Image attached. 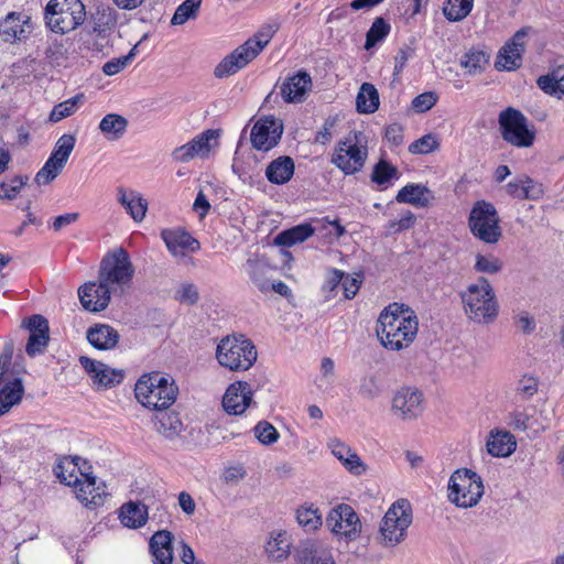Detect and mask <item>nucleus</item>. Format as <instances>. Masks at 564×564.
<instances>
[{
  "mask_svg": "<svg viewBox=\"0 0 564 564\" xmlns=\"http://www.w3.org/2000/svg\"><path fill=\"white\" fill-rule=\"evenodd\" d=\"M312 88V78L308 73L300 70L290 76L281 85V96L285 102H302Z\"/></svg>",
  "mask_w": 564,
  "mask_h": 564,
  "instance_id": "nucleus-27",
  "label": "nucleus"
},
{
  "mask_svg": "<svg viewBox=\"0 0 564 564\" xmlns=\"http://www.w3.org/2000/svg\"><path fill=\"white\" fill-rule=\"evenodd\" d=\"M419 321L413 310L404 304L391 303L379 315L377 335L391 350L410 346L416 337Z\"/></svg>",
  "mask_w": 564,
  "mask_h": 564,
  "instance_id": "nucleus-1",
  "label": "nucleus"
},
{
  "mask_svg": "<svg viewBox=\"0 0 564 564\" xmlns=\"http://www.w3.org/2000/svg\"><path fill=\"white\" fill-rule=\"evenodd\" d=\"M473 3L474 0H447L443 13L449 21H460L470 13Z\"/></svg>",
  "mask_w": 564,
  "mask_h": 564,
  "instance_id": "nucleus-48",
  "label": "nucleus"
},
{
  "mask_svg": "<svg viewBox=\"0 0 564 564\" xmlns=\"http://www.w3.org/2000/svg\"><path fill=\"white\" fill-rule=\"evenodd\" d=\"M296 520L299 524L307 532L318 529L323 521L318 509L312 507H302L296 511Z\"/></svg>",
  "mask_w": 564,
  "mask_h": 564,
  "instance_id": "nucleus-50",
  "label": "nucleus"
},
{
  "mask_svg": "<svg viewBox=\"0 0 564 564\" xmlns=\"http://www.w3.org/2000/svg\"><path fill=\"white\" fill-rule=\"evenodd\" d=\"M118 202L124 207L127 213L137 223L144 219L148 210V202L137 191H127L123 187H118Z\"/></svg>",
  "mask_w": 564,
  "mask_h": 564,
  "instance_id": "nucleus-34",
  "label": "nucleus"
},
{
  "mask_svg": "<svg viewBox=\"0 0 564 564\" xmlns=\"http://www.w3.org/2000/svg\"><path fill=\"white\" fill-rule=\"evenodd\" d=\"M86 17V8L82 0H50L44 13L47 26L61 34L77 29L85 22Z\"/></svg>",
  "mask_w": 564,
  "mask_h": 564,
  "instance_id": "nucleus-5",
  "label": "nucleus"
},
{
  "mask_svg": "<svg viewBox=\"0 0 564 564\" xmlns=\"http://www.w3.org/2000/svg\"><path fill=\"white\" fill-rule=\"evenodd\" d=\"M367 156L365 138L361 133L355 132L352 137H348L345 141L338 143L332 162L345 174L350 175L364 167Z\"/></svg>",
  "mask_w": 564,
  "mask_h": 564,
  "instance_id": "nucleus-11",
  "label": "nucleus"
},
{
  "mask_svg": "<svg viewBox=\"0 0 564 564\" xmlns=\"http://www.w3.org/2000/svg\"><path fill=\"white\" fill-rule=\"evenodd\" d=\"M283 123L272 116L258 120L251 130V143L260 151H269L275 147L281 139Z\"/></svg>",
  "mask_w": 564,
  "mask_h": 564,
  "instance_id": "nucleus-17",
  "label": "nucleus"
},
{
  "mask_svg": "<svg viewBox=\"0 0 564 564\" xmlns=\"http://www.w3.org/2000/svg\"><path fill=\"white\" fill-rule=\"evenodd\" d=\"M299 564H333L330 549L318 540L303 541L294 551Z\"/></svg>",
  "mask_w": 564,
  "mask_h": 564,
  "instance_id": "nucleus-22",
  "label": "nucleus"
},
{
  "mask_svg": "<svg viewBox=\"0 0 564 564\" xmlns=\"http://www.w3.org/2000/svg\"><path fill=\"white\" fill-rule=\"evenodd\" d=\"M390 24L381 17H378L372 22L366 35L365 48H372L378 42L382 41L390 33Z\"/></svg>",
  "mask_w": 564,
  "mask_h": 564,
  "instance_id": "nucleus-49",
  "label": "nucleus"
},
{
  "mask_svg": "<svg viewBox=\"0 0 564 564\" xmlns=\"http://www.w3.org/2000/svg\"><path fill=\"white\" fill-rule=\"evenodd\" d=\"M253 59L252 53H248V50L245 48L243 45H240L218 63L214 69V75L216 78L231 76L246 67Z\"/></svg>",
  "mask_w": 564,
  "mask_h": 564,
  "instance_id": "nucleus-28",
  "label": "nucleus"
},
{
  "mask_svg": "<svg viewBox=\"0 0 564 564\" xmlns=\"http://www.w3.org/2000/svg\"><path fill=\"white\" fill-rule=\"evenodd\" d=\"M135 51L137 45H134L127 55L108 61L104 64L102 72L107 76H113L120 73L132 62L133 57L135 56Z\"/></svg>",
  "mask_w": 564,
  "mask_h": 564,
  "instance_id": "nucleus-57",
  "label": "nucleus"
},
{
  "mask_svg": "<svg viewBox=\"0 0 564 564\" xmlns=\"http://www.w3.org/2000/svg\"><path fill=\"white\" fill-rule=\"evenodd\" d=\"M84 480L75 488L77 499L86 507L102 506L107 497L105 485H97L91 471H83Z\"/></svg>",
  "mask_w": 564,
  "mask_h": 564,
  "instance_id": "nucleus-25",
  "label": "nucleus"
},
{
  "mask_svg": "<svg viewBox=\"0 0 564 564\" xmlns=\"http://www.w3.org/2000/svg\"><path fill=\"white\" fill-rule=\"evenodd\" d=\"M481 477L468 468L455 470L448 481V500L458 508H471L484 496Z\"/></svg>",
  "mask_w": 564,
  "mask_h": 564,
  "instance_id": "nucleus-6",
  "label": "nucleus"
},
{
  "mask_svg": "<svg viewBox=\"0 0 564 564\" xmlns=\"http://www.w3.org/2000/svg\"><path fill=\"white\" fill-rule=\"evenodd\" d=\"M327 445L332 451V454L349 473L359 476L366 471V465L362 463L358 454L345 443L337 438H333Z\"/></svg>",
  "mask_w": 564,
  "mask_h": 564,
  "instance_id": "nucleus-29",
  "label": "nucleus"
},
{
  "mask_svg": "<svg viewBox=\"0 0 564 564\" xmlns=\"http://www.w3.org/2000/svg\"><path fill=\"white\" fill-rule=\"evenodd\" d=\"M50 340V336H36L30 335L25 351L30 357H34L37 354H42L47 346Z\"/></svg>",
  "mask_w": 564,
  "mask_h": 564,
  "instance_id": "nucleus-64",
  "label": "nucleus"
},
{
  "mask_svg": "<svg viewBox=\"0 0 564 564\" xmlns=\"http://www.w3.org/2000/svg\"><path fill=\"white\" fill-rule=\"evenodd\" d=\"M117 23L118 12L109 4L96 6L95 11L89 15L91 33L101 40L107 39L115 31Z\"/></svg>",
  "mask_w": 564,
  "mask_h": 564,
  "instance_id": "nucleus-24",
  "label": "nucleus"
},
{
  "mask_svg": "<svg viewBox=\"0 0 564 564\" xmlns=\"http://www.w3.org/2000/svg\"><path fill=\"white\" fill-rule=\"evenodd\" d=\"M435 199L433 192L422 184H408L397 194L395 200L402 204H410L414 207L425 208Z\"/></svg>",
  "mask_w": 564,
  "mask_h": 564,
  "instance_id": "nucleus-31",
  "label": "nucleus"
},
{
  "mask_svg": "<svg viewBox=\"0 0 564 564\" xmlns=\"http://www.w3.org/2000/svg\"><path fill=\"white\" fill-rule=\"evenodd\" d=\"M198 299V290L193 283H183L175 292V300L182 304L194 305Z\"/></svg>",
  "mask_w": 564,
  "mask_h": 564,
  "instance_id": "nucleus-61",
  "label": "nucleus"
},
{
  "mask_svg": "<svg viewBox=\"0 0 564 564\" xmlns=\"http://www.w3.org/2000/svg\"><path fill=\"white\" fill-rule=\"evenodd\" d=\"M379 93L370 83H364L356 97L357 111L373 113L379 108Z\"/></svg>",
  "mask_w": 564,
  "mask_h": 564,
  "instance_id": "nucleus-42",
  "label": "nucleus"
},
{
  "mask_svg": "<svg viewBox=\"0 0 564 564\" xmlns=\"http://www.w3.org/2000/svg\"><path fill=\"white\" fill-rule=\"evenodd\" d=\"M502 261L492 254L477 253L475 257V271L485 274H496L501 271Z\"/></svg>",
  "mask_w": 564,
  "mask_h": 564,
  "instance_id": "nucleus-52",
  "label": "nucleus"
},
{
  "mask_svg": "<svg viewBox=\"0 0 564 564\" xmlns=\"http://www.w3.org/2000/svg\"><path fill=\"white\" fill-rule=\"evenodd\" d=\"M156 431L167 438H174L183 430V423L175 411L158 410L155 414Z\"/></svg>",
  "mask_w": 564,
  "mask_h": 564,
  "instance_id": "nucleus-39",
  "label": "nucleus"
},
{
  "mask_svg": "<svg viewBox=\"0 0 564 564\" xmlns=\"http://www.w3.org/2000/svg\"><path fill=\"white\" fill-rule=\"evenodd\" d=\"M134 394L142 405L155 411L165 410L176 401L178 388L171 375L153 371L141 376Z\"/></svg>",
  "mask_w": 564,
  "mask_h": 564,
  "instance_id": "nucleus-2",
  "label": "nucleus"
},
{
  "mask_svg": "<svg viewBox=\"0 0 564 564\" xmlns=\"http://www.w3.org/2000/svg\"><path fill=\"white\" fill-rule=\"evenodd\" d=\"M327 230L325 236L339 238L344 235L345 228L337 220L321 219L313 223H304L279 232L274 237V245L292 247L312 237L314 234Z\"/></svg>",
  "mask_w": 564,
  "mask_h": 564,
  "instance_id": "nucleus-10",
  "label": "nucleus"
},
{
  "mask_svg": "<svg viewBox=\"0 0 564 564\" xmlns=\"http://www.w3.org/2000/svg\"><path fill=\"white\" fill-rule=\"evenodd\" d=\"M161 238L173 256H185L188 252H196L200 248L198 240L181 229H164L161 232Z\"/></svg>",
  "mask_w": 564,
  "mask_h": 564,
  "instance_id": "nucleus-26",
  "label": "nucleus"
},
{
  "mask_svg": "<svg viewBox=\"0 0 564 564\" xmlns=\"http://www.w3.org/2000/svg\"><path fill=\"white\" fill-rule=\"evenodd\" d=\"M437 101V95L433 91H426L416 96L412 100V108L416 112H425L430 110Z\"/></svg>",
  "mask_w": 564,
  "mask_h": 564,
  "instance_id": "nucleus-62",
  "label": "nucleus"
},
{
  "mask_svg": "<svg viewBox=\"0 0 564 564\" xmlns=\"http://www.w3.org/2000/svg\"><path fill=\"white\" fill-rule=\"evenodd\" d=\"M119 519L126 528H142L149 519L148 507L141 502L128 501L120 507Z\"/></svg>",
  "mask_w": 564,
  "mask_h": 564,
  "instance_id": "nucleus-36",
  "label": "nucleus"
},
{
  "mask_svg": "<svg viewBox=\"0 0 564 564\" xmlns=\"http://www.w3.org/2000/svg\"><path fill=\"white\" fill-rule=\"evenodd\" d=\"M112 289L98 280L88 282L78 290V296L82 305L90 312L104 311L110 303Z\"/></svg>",
  "mask_w": 564,
  "mask_h": 564,
  "instance_id": "nucleus-20",
  "label": "nucleus"
},
{
  "mask_svg": "<svg viewBox=\"0 0 564 564\" xmlns=\"http://www.w3.org/2000/svg\"><path fill=\"white\" fill-rule=\"evenodd\" d=\"M33 30L34 22L26 11H11L0 19V37L4 43L26 42Z\"/></svg>",
  "mask_w": 564,
  "mask_h": 564,
  "instance_id": "nucleus-14",
  "label": "nucleus"
},
{
  "mask_svg": "<svg viewBox=\"0 0 564 564\" xmlns=\"http://www.w3.org/2000/svg\"><path fill=\"white\" fill-rule=\"evenodd\" d=\"M292 542L286 531H273L265 543L264 551L272 562H283L291 553Z\"/></svg>",
  "mask_w": 564,
  "mask_h": 564,
  "instance_id": "nucleus-33",
  "label": "nucleus"
},
{
  "mask_svg": "<svg viewBox=\"0 0 564 564\" xmlns=\"http://www.w3.org/2000/svg\"><path fill=\"white\" fill-rule=\"evenodd\" d=\"M383 393V384L380 377L372 372L361 377L358 386V394L368 401L379 398Z\"/></svg>",
  "mask_w": 564,
  "mask_h": 564,
  "instance_id": "nucleus-46",
  "label": "nucleus"
},
{
  "mask_svg": "<svg viewBox=\"0 0 564 564\" xmlns=\"http://www.w3.org/2000/svg\"><path fill=\"white\" fill-rule=\"evenodd\" d=\"M499 127L502 139L517 148H529L533 144L535 132L529 127L525 116L514 109L507 108L499 115Z\"/></svg>",
  "mask_w": 564,
  "mask_h": 564,
  "instance_id": "nucleus-9",
  "label": "nucleus"
},
{
  "mask_svg": "<svg viewBox=\"0 0 564 564\" xmlns=\"http://www.w3.org/2000/svg\"><path fill=\"white\" fill-rule=\"evenodd\" d=\"M440 148V141L435 134L429 133L417 139L409 145V152L412 154H429Z\"/></svg>",
  "mask_w": 564,
  "mask_h": 564,
  "instance_id": "nucleus-56",
  "label": "nucleus"
},
{
  "mask_svg": "<svg viewBox=\"0 0 564 564\" xmlns=\"http://www.w3.org/2000/svg\"><path fill=\"white\" fill-rule=\"evenodd\" d=\"M391 410L403 421L415 420L424 410L423 393L414 388H401L392 399Z\"/></svg>",
  "mask_w": 564,
  "mask_h": 564,
  "instance_id": "nucleus-16",
  "label": "nucleus"
},
{
  "mask_svg": "<svg viewBox=\"0 0 564 564\" xmlns=\"http://www.w3.org/2000/svg\"><path fill=\"white\" fill-rule=\"evenodd\" d=\"M202 0H185L180 4L171 20L174 25L184 24L187 20L195 18Z\"/></svg>",
  "mask_w": 564,
  "mask_h": 564,
  "instance_id": "nucleus-53",
  "label": "nucleus"
},
{
  "mask_svg": "<svg viewBox=\"0 0 564 564\" xmlns=\"http://www.w3.org/2000/svg\"><path fill=\"white\" fill-rule=\"evenodd\" d=\"M23 393L24 388L21 379L15 378L4 383L0 389V416L9 412L15 404H19Z\"/></svg>",
  "mask_w": 564,
  "mask_h": 564,
  "instance_id": "nucleus-40",
  "label": "nucleus"
},
{
  "mask_svg": "<svg viewBox=\"0 0 564 564\" xmlns=\"http://www.w3.org/2000/svg\"><path fill=\"white\" fill-rule=\"evenodd\" d=\"M399 177V171L395 166L384 160H380L373 167L371 181L378 185H386L393 178Z\"/></svg>",
  "mask_w": 564,
  "mask_h": 564,
  "instance_id": "nucleus-51",
  "label": "nucleus"
},
{
  "mask_svg": "<svg viewBox=\"0 0 564 564\" xmlns=\"http://www.w3.org/2000/svg\"><path fill=\"white\" fill-rule=\"evenodd\" d=\"M326 525L334 534L347 541L356 540L361 532L358 514L352 507L346 503H340L329 511L326 517Z\"/></svg>",
  "mask_w": 564,
  "mask_h": 564,
  "instance_id": "nucleus-13",
  "label": "nucleus"
},
{
  "mask_svg": "<svg viewBox=\"0 0 564 564\" xmlns=\"http://www.w3.org/2000/svg\"><path fill=\"white\" fill-rule=\"evenodd\" d=\"M173 534L167 530L156 531L150 539V551L153 556V564L173 563Z\"/></svg>",
  "mask_w": 564,
  "mask_h": 564,
  "instance_id": "nucleus-30",
  "label": "nucleus"
},
{
  "mask_svg": "<svg viewBox=\"0 0 564 564\" xmlns=\"http://www.w3.org/2000/svg\"><path fill=\"white\" fill-rule=\"evenodd\" d=\"M412 523V512L406 500L394 502L380 522L378 542L382 546H394L401 543L406 534V529Z\"/></svg>",
  "mask_w": 564,
  "mask_h": 564,
  "instance_id": "nucleus-7",
  "label": "nucleus"
},
{
  "mask_svg": "<svg viewBox=\"0 0 564 564\" xmlns=\"http://www.w3.org/2000/svg\"><path fill=\"white\" fill-rule=\"evenodd\" d=\"M506 192L518 199H535L541 191L531 178L521 177L509 182L506 185Z\"/></svg>",
  "mask_w": 564,
  "mask_h": 564,
  "instance_id": "nucleus-43",
  "label": "nucleus"
},
{
  "mask_svg": "<svg viewBox=\"0 0 564 564\" xmlns=\"http://www.w3.org/2000/svg\"><path fill=\"white\" fill-rule=\"evenodd\" d=\"M83 471H91V466L79 456L63 457L54 467V474L61 482L75 488L83 481Z\"/></svg>",
  "mask_w": 564,
  "mask_h": 564,
  "instance_id": "nucleus-23",
  "label": "nucleus"
},
{
  "mask_svg": "<svg viewBox=\"0 0 564 564\" xmlns=\"http://www.w3.org/2000/svg\"><path fill=\"white\" fill-rule=\"evenodd\" d=\"M127 127L128 120L117 113L106 115L99 123L100 131L109 141L119 140L126 133Z\"/></svg>",
  "mask_w": 564,
  "mask_h": 564,
  "instance_id": "nucleus-41",
  "label": "nucleus"
},
{
  "mask_svg": "<svg viewBox=\"0 0 564 564\" xmlns=\"http://www.w3.org/2000/svg\"><path fill=\"white\" fill-rule=\"evenodd\" d=\"M253 391L245 381H238L228 387L223 398V406L229 414H242L252 402Z\"/></svg>",
  "mask_w": 564,
  "mask_h": 564,
  "instance_id": "nucleus-21",
  "label": "nucleus"
},
{
  "mask_svg": "<svg viewBox=\"0 0 564 564\" xmlns=\"http://www.w3.org/2000/svg\"><path fill=\"white\" fill-rule=\"evenodd\" d=\"M499 217L495 206L485 200H478L473 206L468 225L471 234L486 243H496L501 237Z\"/></svg>",
  "mask_w": 564,
  "mask_h": 564,
  "instance_id": "nucleus-8",
  "label": "nucleus"
},
{
  "mask_svg": "<svg viewBox=\"0 0 564 564\" xmlns=\"http://www.w3.org/2000/svg\"><path fill=\"white\" fill-rule=\"evenodd\" d=\"M26 327L30 330V335L36 336H50L48 322L42 315H33L26 322Z\"/></svg>",
  "mask_w": 564,
  "mask_h": 564,
  "instance_id": "nucleus-63",
  "label": "nucleus"
},
{
  "mask_svg": "<svg viewBox=\"0 0 564 564\" xmlns=\"http://www.w3.org/2000/svg\"><path fill=\"white\" fill-rule=\"evenodd\" d=\"M538 87L546 94L564 95V66H558L550 74L540 76L536 80Z\"/></svg>",
  "mask_w": 564,
  "mask_h": 564,
  "instance_id": "nucleus-45",
  "label": "nucleus"
},
{
  "mask_svg": "<svg viewBox=\"0 0 564 564\" xmlns=\"http://www.w3.org/2000/svg\"><path fill=\"white\" fill-rule=\"evenodd\" d=\"M82 98L83 95H76L73 98H69L56 105L51 111L50 120L52 122H58L62 119L73 115L76 111L77 105L82 100Z\"/></svg>",
  "mask_w": 564,
  "mask_h": 564,
  "instance_id": "nucleus-54",
  "label": "nucleus"
},
{
  "mask_svg": "<svg viewBox=\"0 0 564 564\" xmlns=\"http://www.w3.org/2000/svg\"><path fill=\"white\" fill-rule=\"evenodd\" d=\"M278 31V25L269 23L259 29L253 37L247 40L242 45L248 50V53H252V57L256 58L261 51L269 44L274 33Z\"/></svg>",
  "mask_w": 564,
  "mask_h": 564,
  "instance_id": "nucleus-44",
  "label": "nucleus"
},
{
  "mask_svg": "<svg viewBox=\"0 0 564 564\" xmlns=\"http://www.w3.org/2000/svg\"><path fill=\"white\" fill-rule=\"evenodd\" d=\"M466 315L479 324H491L499 312V304L489 281L480 276L462 293Z\"/></svg>",
  "mask_w": 564,
  "mask_h": 564,
  "instance_id": "nucleus-3",
  "label": "nucleus"
},
{
  "mask_svg": "<svg viewBox=\"0 0 564 564\" xmlns=\"http://www.w3.org/2000/svg\"><path fill=\"white\" fill-rule=\"evenodd\" d=\"M26 180L28 177L14 176L0 183V199H13L25 184Z\"/></svg>",
  "mask_w": 564,
  "mask_h": 564,
  "instance_id": "nucleus-60",
  "label": "nucleus"
},
{
  "mask_svg": "<svg viewBox=\"0 0 564 564\" xmlns=\"http://www.w3.org/2000/svg\"><path fill=\"white\" fill-rule=\"evenodd\" d=\"M257 349L245 335L227 336L217 346L218 362L231 371H245L257 360Z\"/></svg>",
  "mask_w": 564,
  "mask_h": 564,
  "instance_id": "nucleus-4",
  "label": "nucleus"
},
{
  "mask_svg": "<svg viewBox=\"0 0 564 564\" xmlns=\"http://www.w3.org/2000/svg\"><path fill=\"white\" fill-rule=\"evenodd\" d=\"M254 435L264 445H270L279 438L276 429L267 421L259 422L256 425Z\"/></svg>",
  "mask_w": 564,
  "mask_h": 564,
  "instance_id": "nucleus-59",
  "label": "nucleus"
},
{
  "mask_svg": "<svg viewBox=\"0 0 564 564\" xmlns=\"http://www.w3.org/2000/svg\"><path fill=\"white\" fill-rule=\"evenodd\" d=\"M489 63V54L485 51L471 48L460 59V66L467 69L469 75L480 74Z\"/></svg>",
  "mask_w": 564,
  "mask_h": 564,
  "instance_id": "nucleus-47",
  "label": "nucleus"
},
{
  "mask_svg": "<svg viewBox=\"0 0 564 564\" xmlns=\"http://www.w3.org/2000/svg\"><path fill=\"white\" fill-rule=\"evenodd\" d=\"M76 139L72 134H63L53 149V156L59 158L63 161L67 162L69 155L72 154L75 148Z\"/></svg>",
  "mask_w": 564,
  "mask_h": 564,
  "instance_id": "nucleus-58",
  "label": "nucleus"
},
{
  "mask_svg": "<svg viewBox=\"0 0 564 564\" xmlns=\"http://www.w3.org/2000/svg\"><path fill=\"white\" fill-rule=\"evenodd\" d=\"M517 447L514 436L508 431H491L487 441V451L495 457L510 456Z\"/></svg>",
  "mask_w": 564,
  "mask_h": 564,
  "instance_id": "nucleus-37",
  "label": "nucleus"
},
{
  "mask_svg": "<svg viewBox=\"0 0 564 564\" xmlns=\"http://www.w3.org/2000/svg\"><path fill=\"white\" fill-rule=\"evenodd\" d=\"M530 31L529 26L518 30L499 50L495 62V67L498 70L513 72L521 67L522 55L527 46L525 39Z\"/></svg>",
  "mask_w": 564,
  "mask_h": 564,
  "instance_id": "nucleus-15",
  "label": "nucleus"
},
{
  "mask_svg": "<svg viewBox=\"0 0 564 564\" xmlns=\"http://www.w3.org/2000/svg\"><path fill=\"white\" fill-rule=\"evenodd\" d=\"M86 338L96 349L109 350L117 346L120 335L110 325L96 324L87 329Z\"/></svg>",
  "mask_w": 564,
  "mask_h": 564,
  "instance_id": "nucleus-32",
  "label": "nucleus"
},
{
  "mask_svg": "<svg viewBox=\"0 0 564 564\" xmlns=\"http://www.w3.org/2000/svg\"><path fill=\"white\" fill-rule=\"evenodd\" d=\"M133 273L134 268L128 252L120 248L102 259L98 280L112 289L115 284L124 285L129 283Z\"/></svg>",
  "mask_w": 564,
  "mask_h": 564,
  "instance_id": "nucleus-12",
  "label": "nucleus"
},
{
  "mask_svg": "<svg viewBox=\"0 0 564 564\" xmlns=\"http://www.w3.org/2000/svg\"><path fill=\"white\" fill-rule=\"evenodd\" d=\"M243 268L252 283L259 289V291H261L262 293H268L269 282H271V279L269 276L271 272V267L268 264V262L264 259L254 256L246 261Z\"/></svg>",
  "mask_w": 564,
  "mask_h": 564,
  "instance_id": "nucleus-35",
  "label": "nucleus"
},
{
  "mask_svg": "<svg viewBox=\"0 0 564 564\" xmlns=\"http://www.w3.org/2000/svg\"><path fill=\"white\" fill-rule=\"evenodd\" d=\"M79 362L89 375L94 386L99 388H110L120 383L123 379L122 371L112 369L101 361L83 356L79 358Z\"/></svg>",
  "mask_w": 564,
  "mask_h": 564,
  "instance_id": "nucleus-19",
  "label": "nucleus"
},
{
  "mask_svg": "<svg viewBox=\"0 0 564 564\" xmlns=\"http://www.w3.org/2000/svg\"><path fill=\"white\" fill-rule=\"evenodd\" d=\"M44 58L51 65H59V61L64 57V45L57 37L47 36L44 42Z\"/></svg>",
  "mask_w": 564,
  "mask_h": 564,
  "instance_id": "nucleus-55",
  "label": "nucleus"
},
{
  "mask_svg": "<svg viewBox=\"0 0 564 564\" xmlns=\"http://www.w3.org/2000/svg\"><path fill=\"white\" fill-rule=\"evenodd\" d=\"M294 174V162L290 156L273 160L265 170L267 178L273 184H284Z\"/></svg>",
  "mask_w": 564,
  "mask_h": 564,
  "instance_id": "nucleus-38",
  "label": "nucleus"
},
{
  "mask_svg": "<svg viewBox=\"0 0 564 564\" xmlns=\"http://www.w3.org/2000/svg\"><path fill=\"white\" fill-rule=\"evenodd\" d=\"M219 133L217 130H206L195 137L192 141L176 148L172 152V158L176 162H188L195 156L205 158L210 152L212 141L216 142Z\"/></svg>",
  "mask_w": 564,
  "mask_h": 564,
  "instance_id": "nucleus-18",
  "label": "nucleus"
}]
</instances>
